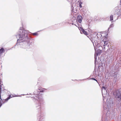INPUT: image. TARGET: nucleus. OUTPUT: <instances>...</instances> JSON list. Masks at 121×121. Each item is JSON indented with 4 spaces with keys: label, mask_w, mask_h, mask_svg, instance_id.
<instances>
[{
    "label": "nucleus",
    "mask_w": 121,
    "mask_h": 121,
    "mask_svg": "<svg viewBox=\"0 0 121 121\" xmlns=\"http://www.w3.org/2000/svg\"><path fill=\"white\" fill-rule=\"evenodd\" d=\"M76 26H77V27H78L79 26L78 25V24H74Z\"/></svg>",
    "instance_id": "23"
},
{
    "label": "nucleus",
    "mask_w": 121,
    "mask_h": 121,
    "mask_svg": "<svg viewBox=\"0 0 121 121\" xmlns=\"http://www.w3.org/2000/svg\"><path fill=\"white\" fill-rule=\"evenodd\" d=\"M85 79H83L82 80H85Z\"/></svg>",
    "instance_id": "27"
},
{
    "label": "nucleus",
    "mask_w": 121,
    "mask_h": 121,
    "mask_svg": "<svg viewBox=\"0 0 121 121\" xmlns=\"http://www.w3.org/2000/svg\"><path fill=\"white\" fill-rule=\"evenodd\" d=\"M30 33L32 34L33 35H34L36 36L38 35V34H37L36 32H35L34 33H32L30 32Z\"/></svg>",
    "instance_id": "18"
},
{
    "label": "nucleus",
    "mask_w": 121,
    "mask_h": 121,
    "mask_svg": "<svg viewBox=\"0 0 121 121\" xmlns=\"http://www.w3.org/2000/svg\"><path fill=\"white\" fill-rule=\"evenodd\" d=\"M11 97V95H9V97L3 100L4 101H3V103H4L6 102L9 99H10Z\"/></svg>",
    "instance_id": "11"
},
{
    "label": "nucleus",
    "mask_w": 121,
    "mask_h": 121,
    "mask_svg": "<svg viewBox=\"0 0 121 121\" xmlns=\"http://www.w3.org/2000/svg\"><path fill=\"white\" fill-rule=\"evenodd\" d=\"M29 32L21 27L18 31V34L16 35L17 39V43L15 46L18 48L24 49H28L34 45L33 39L29 35Z\"/></svg>",
    "instance_id": "1"
},
{
    "label": "nucleus",
    "mask_w": 121,
    "mask_h": 121,
    "mask_svg": "<svg viewBox=\"0 0 121 121\" xmlns=\"http://www.w3.org/2000/svg\"><path fill=\"white\" fill-rule=\"evenodd\" d=\"M113 95L115 96V97L118 101L119 100H121V92L117 90L113 92Z\"/></svg>",
    "instance_id": "4"
},
{
    "label": "nucleus",
    "mask_w": 121,
    "mask_h": 121,
    "mask_svg": "<svg viewBox=\"0 0 121 121\" xmlns=\"http://www.w3.org/2000/svg\"><path fill=\"white\" fill-rule=\"evenodd\" d=\"M91 79L96 81L99 84V83L98 82V81L95 79L94 78H91Z\"/></svg>",
    "instance_id": "22"
},
{
    "label": "nucleus",
    "mask_w": 121,
    "mask_h": 121,
    "mask_svg": "<svg viewBox=\"0 0 121 121\" xmlns=\"http://www.w3.org/2000/svg\"><path fill=\"white\" fill-rule=\"evenodd\" d=\"M110 21H112V23L113 22L112 21L113 20V16L112 15H110Z\"/></svg>",
    "instance_id": "13"
},
{
    "label": "nucleus",
    "mask_w": 121,
    "mask_h": 121,
    "mask_svg": "<svg viewBox=\"0 0 121 121\" xmlns=\"http://www.w3.org/2000/svg\"><path fill=\"white\" fill-rule=\"evenodd\" d=\"M1 104H0V106H1Z\"/></svg>",
    "instance_id": "26"
},
{
    "label": "nucleus",
    "mask_w": 121,
    "mask_h": 121,
    "mask_svg": "<svg viewBox=\"0 0 121 121\" xmlns=\"http://www.w3.org/2000/svg\"><path fill=\"white\" fill-rule=\"evenodd\" d=\"M114 26V25L113 23H112L109 26V27L108 28V30H109L110 28H113Z\"/></svg>",
    "instance_id": "17"
},
{
    "label": "nucleus",
    "mask_w": 121,
    "mask_h": 121,
    "mask_svg": "<svg viewBox=\"0 0 121 121\" xmlns=\"http://www.w3.org/2000/svg\"><path fill=\"white\" fill-rule=\"evenodd\" d=\"M104 33L101 34L99 33H95L93 35L95 36V37L99 39V40L100 38L102 39L103 38H104L105 39L106 38V39L107 37L105 36H104Z\"/></svg>",
    "instance_id": "6"
},
{
    "label": "nucleus",
    "mask_w": 121,
    "mask_h": 121,
    "mask_svg": "<svg viewBox=\"0 0 121 121\" xmlns=\"http://www.w3.org/2000/svg\"><path fill=\"white\" fill-rule=\"evenodd\" d=\"M118 101L119 102V104H121V100H120H120H119Z\"/></svg>",
    "instance_id": "24"
},
{
    "label": "nucleus",
    "mask_w": 121,
    "mask_h": 121,
    "mask_svg": "<svg viewBox=\"0 0 121 121\" xmlns=\"http://www.w3.org/2000/svg\"><path fill=\"white\" fill-rule=\"evenodd\" d=\"M110 76L111 77H114V78H116V75L115 73L113 70L110 71L109 72Z\"/></svg>",
    "instance_id": "8"
},
{
    "label": "nucleus",
    "mask_w": 121,
    "mask_h": 121,
    "mask_svg": "<svg viewBox=\"0 0 121 121\" xmlns=\"http://www.w3.org/2000/svg\"><path fill=\"white\" fill-rule=\"evenodd\" d=\"M100 54V53H98L97 52L96 53H95V64L96 63L97 59L96 58V56H98V55H99Z\"/></svg>",
    "instance_id": "10"
},
{
    "label": "nucleus",
    "mask_w": 121,
    "mask_h": 121,
    "mask_svg": "<svg viewBox=\"0 0 121 121\" xmlns=\"http://www.w3.org/2000/svg\"><path fill=\"white\" fill-rule=\"evenodd\" d=\"M0 85H1V86H0V99H1V83Z\"/></svg>",
    "instance_id": "20"
},
{
    "label": "nucleus",
    "mask_w": 121,
    "mask_h": 121,
    "mask_svg": "<svg viewBox=\"0 0 121 121\" xmlns=\"http://www.w3.org/2000/svg\"><path fill=\"white\" fill-rule=\"evenodd\" d=\"M103 91H106V88L104 86H103L102 87V89H101V91L102 94H103Z\"/></svg>",
    "instance_id": "14"
},
{
    "label": "nucleus",
    "mask_w": 121,
    "mask_h": 121,
    "mask_svg": "<svg viewBox=\"0 0 121 121\" xmlns=\"http://www.w3.org/2000/svg\"><path fill=\"white\" fill-rule=\"evenodd\" d=\"M117 14L118 15V16H120L121 17V9H118L117 11Z\"/></svg>",
    "instance_id": "12"
},
{
    "label": "nucleus",
    "mask_w": 121,
    "mask_h": 121,
    "mask_svg": "<svg viewBox=\"0 0 121 121\" xmlns=\"http://www.w3.org/2000/svg\"><path fill=\"white\" fill-rule=\"evenodd\" d=\"M71 9H72V12H73L74 13H76V12H75V11H74L73 7L72 6L71 7Z\"/></svg>",
    "instance_id": "21"
},
{
    "label": "nucleus",
    "mask_w": 121,
    "mask_h": 121,
    "mask_svg": "<svg viewBox=\"0 0 121 121\" xmlns=\"http://www.w3.org/2000/svg\"><path fill=\"white\" fill-rule=\"evenodd\" d=\"M103 100L104 110V114L102 117V119H103L104 117V121H109V118L113 119L115 117V112L112 110H111V107H113L114 106V103L112 100H110L109 101L107 102L106 107L105 105V103L104 102V98L103 97Z\"/></svg>",
    "instance_id": "2"
},
{
    "label": "nucleus",
    "mask_w": 121,
    "mask_h": 121,
    "mask_svg": "<svg viewBox=\"0 0 121 121\" xmlns=\"http://www.w3.org/2000/svg\"><path fill=\"white\" fill-rule=\"evenodd\" d=\"M111 58H112L111 59H112L113 58V56L112 55V56L111 57Z\"/></svg>",
    "instance_id": "25"
},
{
    "label": "nucleus",
    "mask_w": 121,
    "mask_h": 121,
    "mask_svg": "<svg viewBox=\"0 0 121 121\" xmlns=\"http://www.w3.org/2000/svg\"><path fill=\"white\" fill-rule=\"evenodd\" d=\"M82 16L81 15H78L77 17V20L76 21L77 22V21L79 23H81L82 22Z\"/></svg>",
    "instance_id": "9"
},
{
    "label": "nucleus",
    "mask_w": 121,
    "mask_h": 121,
    "mask_svg": "<svg viewBox=\"0 0 121 121\" xmlns=\"http://www.w3.org/2000/svg\"><path fill=\"white\" fill-rule=\"evenodd\" d=\"M91 40L93 44L94 48L95 47L98 45L99 44L98 41L99 40V39L94 36L91 39Z\"/></svg>",
    "instance_id": "5"
},
{
    "label": "nucleus",
    "mask_w": 121,
    "mask_h": 121,
    "mask_svg": "<svg viewBox=\"0 0 121 121\" xmlns=\"http://www.w3.org/2000/svg\"><path fill=\"white\" fill-rule=\"evenodd\" d=\"M79 29L80 30V33L81 34H83L85 35H86L88 37V34L87 33V32L85 30L83 29V28L82 27H80Z\"/></svg>",
    "instance_id": "7"
},
{
    "label": "nucleus",
    "mask_w": 121,
    "mask_h": 121,
    "mask_svg": "<svg viewBox=\"0 0 121 121\" xmlns=\"http://www.w3.org/2000/svg\"><path fill=\"white\" fill-rule=\"evenodd\" d=\"M79 3V6L80 8H81L82 7L81 4H82V3L80 1Z\"/></svg>",
    "instance_id": "19"
},
{
    "label": "nucleus",
    "mask_w": 121,
    "mask_h": 121,
    "mask_svg": "<svg viewBox=\"0 0 121 121\" xmlns=\"http://www.w3.org/2000/svg\"><path fill=\"white\" fill-rule=\"evenodd\" d=\"M72 24H73V23H72Z\"/></svg>",
    "instance_id": "28"
},
{
    "label": "nucleus",
    "mask_w": 121,
    "mask_h": 121,
    "mask_svg": "<svg viewBox=\"0 0 121 121\" xmlns=\"http://www.w3.org/2000/svg\"><path fill=\"white\" fill-rule=\"evenodd\" d=\"M103 42L104 43V46H105L107 45L108 44V42L106 41H104V39H103Z\"/></svg>",
    "instance_id": "15"
},
{
    "label": "nucleus",
    "mask_w": 121,
    "mask_h": 121,
    "mask_svg": "<svg viewBox=\"0 0 121 121\" xmlns=\"http://www.w3.org/2000/svg\"><path fill=\"white\" fill-rule=\"evenodd\" d=\"M4 50V49L3 48H2L0 49V54H1L3 52Z\"/></svg>",
    "instance_id": "16"
},
{
    "label": "nucleus",
    "mask_w": 121,
    "mask_h": 121,
    "mask_svg": "<svg viewBox=\"0 0 121 121\" xmlns=\"http://www.w3.org/2000/svg\"><path fill=\"white\" fill-rule=\"evenodd\" d=\"M46 89L44 88L41 89L39 88V91H37V93H36V92L35 91L34 92V96H33L35 102V106L37 109L39 110V112H40V114L38 115V118L39 119V121H41L43 119V114L42 112H41V104H43V99L42 98H40L39 97L40 92H43Z\"/></svg>",
    "instance_id": "3"
}]
</instances>
